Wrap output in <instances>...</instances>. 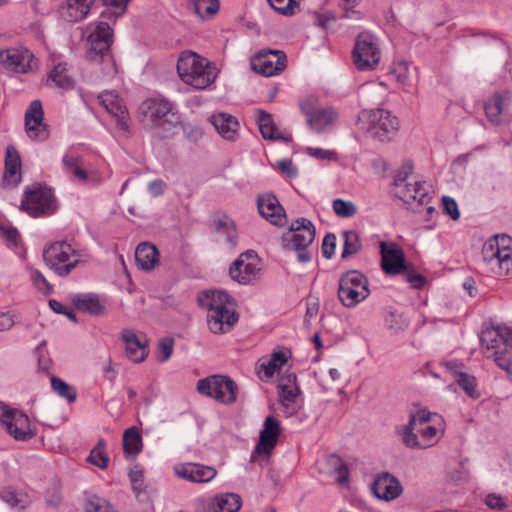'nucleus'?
Wrapping results in <instances>:
<instances>
[{"instance_id": "obj_1", "label": "nucleus", "mask_w": 512, "mask_h": 512, "mask_svg": "<svg viewBox=\"0 0 512 512\" xmlns=\"http://www.w3.org/2000/svg\"><path fill=\"white\" fill-rule=\"evenodd\" d=\"M444 418L427 409H419L410 415L405 425L397 428L403 445L412 450H424L434 447L445 434Z\"/></svg>"}, {"instance_id": "obj_2", "label": "nucleus", "mask_w": 512, "mask_h": 512, "mask_svg": "<svg viewBox=\"0 0 512 512\" xmlns=\"http://www.w3.org/2000/svg\"><path fill=\"white\" fill-rule=\"evenodd\" d=\"M199 305L206 310L209 330L214 334L229 332L238 321L232 298L223 291H204L198 296Z\"/></svg>"}, {"instance_id": "obj_3", "label": "nucleus", "mask_w": 512, "mask_h": 512, "mask_svg": "<svg viewBox=\"0 0 512 512\" xmlns=\"http://www.w3.org/2000/svg\"><path fill=\"white\" fill-rule=\"evenodd\" d=\"M181 80L195 89H205L216 79V68L205 58L192 51L182 52L177 62Z\"/></svg>"}, {"instance_id": "obj_4", "label": "nucleus", "mask_w": 512, "mask_h": 512, "mask_svg": "<svg viewBox=\"0 0 512 512\" xmlns=\"http://www.w3.org/2000/svg\"><path fill=\"white\" fill-rule=\"evenodd\" d=\"M480 342L487 357H493L495 363L508 374L512 361V330L508 327L491 326L482 330Z\"/></svg>"}, {"instance_id": "obj_5", "label": "nucleus", "mask_w": 512, "mask_h": 512, "mask_svg": "<svg viewBox=\"0 0 512 512\" xmlns=\"http://www.w3.org/2000/svg\"><path fill=\"white\" fill-rule=\"evenodd\" d=\"M358 125L370 137L380 142H389L396 136L400 123L391 111L377 108L361 111Z\"/></svg>"}, {"instance_id": "obj_6", "label": "nucleus", "mask_w": 512, "mask_h": 512, "mask_svg": "<svg viewBox=\"0 0 512 512\" xmlns=\"http://www.w3.org/2000/svg\"><path fill=\"white\" fill-rule=\"evenodd\" d=\"M482 258L493 274L508 275L512 268V237L502 234L488 239L482 248Z\"/></svg>"}, {"instance_id": "obj_7", "label": "nucleus", "mask_w": 512, "mask_h": 512, "mask_svg": "<svg viewBox=\"0 0 512 512\" xmlns=\"http://www.w3.org/2000/svg\"><path fill=\"white\" fill-rule=\"evenodd\" d=\"M315 239V227L306 218H299L290 224L289 230L281 237L283 249L295 251L301 263H307L312 256L309 247Z\"/></svg>"}, {"instance_id": "obj_8", "label": "nucleus", "mask_w": 512, "mask_h": 512, "mask_svg": "<svg viewBox=\"0 0 512 512\" xmlns=\"http://www.w3.org/2000/svg\"><path fill=\"white\" fill-rule=\"evenodd\" d=\"M413 167L405 164L394 178V194L405 204L414 207L429 200V191L424 182L412 175Z\"/></svg>"}, {"instance_id": "obj_9", "label": "nucleus", "mask_w": 512, "mask_h": 512, "mask_svg": "<svg viewBox=\"0 0 512 512\" xmlns=\"http://www.w3.org/2000/svg\"><path fill=\"white\" fill-rule=\"evenodd\" d=\"M46 265L57 275H69L83 261L82 254L66 241L52 243L43 251Z\"/></svg>"}, {"instance_id": "obj_10", "label": "nucleus", "mask_w": 512, "mask_h": 512, "mask_svg": "<svg viewBox=\"0 0 512 512\" xmlns=\"http://www.w3.org/2000/svg\"><path fill=\"white\" fill-rule=\"evenodd\" d=\"M369 295V281L361 272L351 270L340 277L338 298L345 307L353 308Z\"/></svg>"}, {"instance_id": "obj_11", "label": "nucleus", "mask_w": 512, "mask_h": 512, "mask_svg": "<svg viewBox=\"0 0 512 512\" xmlns=\"http://www.w3.org/2000/svg\"><path fill=\"white\" fill-rule=\"evenodd\" d=\"M381 59V50L376 37L369 32L360 33L352 50L353 64L359 71L374 70Z\"/></svg>"}, {"instance_id": "obj_12", "label": "nucleus", "mask_w": 512, "mask_h": 512, "mask_svg": "<svg viewBox=\"0 0 512 512\" xmlns=\"http://www.w3.org/2000/svg\"><path fill=\"white\" fill-rule=\"evenodd\" d=\"M197 390L202 395L211 397L222 404H233L237 400L238 387L229 377L212 375L197 382Z\"/></svg>"}, {"instance_id": "obj_13", "label": "nucleus", "mask_w": 512, "mask_h": 512, "mask_svg": "<svg viewBox=\"0 0 512 512\" xmlns=\"http://www.w3.org/2000/svg\"><path fill=\"white\" fill-rule=\"evenodd\" d=\"M88 35V51L87 57L90 60L107 59L111 64V57L108 55L109 48L113 42V30L105 21H97L87 26Z\"/></svg>"}, {"instance_id": "obj_14", "label": "nucleus", "mask_w": 512, "mask_h": 512, "mask_svg": "<svg viewBox=\"0 0 512 512\" xmlns=\"http://www.w3.org/2000/svg\"><path fill=\"white\" fill-rule=\"evenodd\" d=\"M21 208L33 217L54 213L56 202L52 190L41 185L28 188L24 193Z\"/></svg>"}, {"instance_id": "obj_15", "label": "nucleus", "mask_w": 512, "mask_h": 512, "mask_svg": "<svg viewBox=\"0 0 512 512\" xmlns=\"http://www.w3.org/2000/svg\"><path fill=\"white\" fill-rule=\"evenodd\" d=\"M229 274L239 284H253L262 274L261 260L252 250L242 253L230 266Z\"/></svg>"}, {"instance_id": "obj_16", "label": "nucleus", "mask_w": 512, "mask_h": 512, "mask_svg": "<svg viewBox=\"0 0 512 512\" xmlns=\"http://www.w3.org/2000/svg\"><path fill=\"white\" fill-rule=\"evenodd\" d=\"M0 422L16 440L26 441L35 434L31 429L28 416L18 409L10 408L4 403H0Z\"/></svg>"}, {"instance_id": "obj_17", "label": "nucleus", "mask_w": 512, "mask_h": 512, "mask_svg": "<svg viewBox=\"0 0 512 512\" xmlns=\"http://www.w3.org/2000/svg\"><path fill=\"white\" fill-rule=\"evenodd\" d=\"M141 113L151 122L159 126H175L180 123V116L172 103L165 99L152 98L140 106Z\"/></svg>"}, {"instance_id": "obj_18", "label": "nucleus", "mask_w": 512, "mask_h": 512, "mask_svg": "<svg viewBox=\"0 0 512 512\" xmlns=\"http://www.w3.org/2000/svg\"><path fill=\"white\" fill-rule=\"evenodd\" d=\"M250 67L256 73L271 77L286 67V55L280 50H262L252 57Z\"/></svg>"}, {"instance_id": "obj_19", "label": "nucleus", "mask_w": 512, "mask_h": 512, "mask_svg": "<svg viewBox=\"0 0 512 512\" xmlns=\"http://www.w3.org/2000/svg\"><path fill=\"white\" fill-rule=\"evenodd\" d=\"M0 63L9 70L26 73L37 68L34 55L24 47L7 48L0 51Z\"/></svg>"}, {"instance_id": "obj_20", "label": "nucleus", "mask_w": 512, "mask_h": 512, "mask_svg": "<svg viewBox=\"0 0 512 512\" xmlns=\"http://www.w3.org/2000/svg\"><path fill=\"white\" fill-rule=\"evenodd\" d=\"M100 104L115 120L117 128L123 132L129 130V112L128 109L115 91H104L98 95Z\"/></svg>"}, {"instance_id": "obj_21", "label": "nucleus", "mask_w": 512, "mask_h": 512, "mask_svg": "<svg viewBox=\"0 0 512 512\" xmlns=\"http://www.w3.org/2000/svg\"><path fill=\"white\" fill-rule=\"evenodd\" d=\"M121 340L124 344L125 355L133 363H142L148 356V340L146 336L132 329H124L121 332Z\"/></svg>"}, {"instance_id": "obj_22", "label": "nucleus", "mask_w": 512, "mask_h": 512, "mask_svg": "<svg viewBox=\"0 0 512 512\" xmlns=\"http://www.w3.org/2000/svg\"><path fill=\"white\" fill-rule=\"evenodd\" d=\"M62 164L64 172L70 175L77 182H92L96 184L101 182L97 172L87 169L85 167L83 158L73 151H67L64 154L62 158Z\"/></svg>"}, {"instance_id": "obj_23", "label": "nucleus", "mask_w": 512, "mask_h": 512, "mask_svg": "<svg viewBox=\"0 0 512 512\" xmlns=\"http://www.w3.org/2000/svg\"><path fill=\"white\" fill-rule=\"evenodd\" d=\"M301 109L307 117L309 126L317 132L323 131L338 117L337 112L332 108H316L314 98L303 101L301 103Z\"/></svg>"}, {"instance_id": "obj_24", "label": "nucleus", "mask_w": 512, "mask_h": 512, "mask_svg": "<svg viewBox=\"0 0 512 512\" xmlns=\"http://www.w3.org/2000/svg\"><path fill=\"white\" fill-rule=\"evenodd\" d=\"M43 116L41 102L32 101L25 113V129L30 139L44 141L48 138L49 132L46 124L43 123Z\"/></svg>"}, {"instance_id": "obj_25", "label": "nucleus", "mask_w": 512, "mask_h": 512, "mask_svg": "<svg viewBox=\"0 0 512 512\" xmlns=\"http://www.w3.org/2000/svg\"><path fill=\"white\" fill-rule=\"evenodd\" d=\"M381 267L390 275H397L405 272V256L402 248L395 243H380Z\"/></svg>"}, {"instance_id": "obj_26", "label": "nucleus", "mask_w": 512, "mask_h": 512, "mask_svg": "<svg viewBox=\"0 0 512 512\" xmlns=\"http://www.w3.org/2000/svg\"><path fill=\"white\" fill-rule=\"evenodd\" d=\"M280 433V422L273 416L266 417L255 447V453L269 457L277 444Z\"/></svg>"}, {"instance_id": "obj_27", "label": "nucleus", "mask_w": 512, "mask_h": 512, "mask_svg": "<svg viewBox=\"0 0 512 512\" xmlns=\"http://www.w3.org/2000/svg\"><path fill=\"white\" fill-rule=\"evenodd\" d=\"M174 473L178 478L192 483H207L216 477L217 470L198 463H183L174 467Z\"/></svg>"}, {"instance_id": "obj_28", "label": "nucleus", "mask_w": 512, "mask_h": 512, "mask_svg": "<svg viewBox=\"0 0 512 512\" xmlns=\"http://www.w3.org/2000/svg\"><path fill=\"white\" fill-rule=\"evenodd\" d=\"M258 211L260 215L276 226H282L286 222L285 211L274 195L265 194L258 198Z\"/></svg>"}, {"instance_id": "obj_29", "label": "nucleus", "mask_w": 512, "mask_h": 512, "mask_svg": "<svg viewBox=\"0 0 512 512\" xmlns=\"http://www.w3.org/2000/svg\"><path fill=\"white\" fill-rule=\"evenodd\" d=\"M279 389V398L285 408V413L287 416H292L299 408L296 403V398L299 394V388L296 385V376L289 374L282 377L279 381Z\"/></svg>"}, {"instance_id": "obj_30", "label": "nucleus", "mask_w": 512, "mask_h": 512, "mask_svg": "<svg viewBox=\"0 0 512 512\" xmlns=\"http://www.w3.org/2000/svg\"><path fill=\"white\" fill-rule=\"evenodd\" d=\"M21 179V158L14 147L8 146L6 149L2 185L4 188H14L21 182Z\"/></svg>"}, {"instance_id": "obj_31", "label": "nucleus", "mask_w": 512, "mask_h": 512, "mask_svg": "<svg viewBox=\"0 0 512 512\" xmlns=\"http://www.w3.org/2000/svg\"><path fill=\"white\" fill-rule=\"evenodd\" d=\"M372 489L377 498L385 501L394 500L402 493L400 482L389 473L378 475L373 483Z\"/></svg>"}, {"instance_id": "obj_32", "label": "nucleus", "mask_w": 512, "mask_h": 512, "mask_svg": "<svg viewBox=\"0 0 512 512\" xmlns=\"http://www.w3.org/2000/svg\"><path fill=\"white\" fill-rule=\"evenodd\" d=\"M94 0H65L59 7L58 13L62 20L70 23L84 20Z\"/></svg>"}, {"instance_id": "obj_33", "label": "nucleus", "mask_w": 512, "mask_h": 512, "mask_svg": "<svg viewBox=\"0 0 512 512\" xmlns=\"http://www.w3.org/2000/svg\"><path fill=\"white\" fill-rule=\"evenodd\" d=\"M241 506V497L232 492L216 494L206 502L207 512H238Z\"/></svg>"}, {"instance_id": "obj_34", "label": "nucleus", "mask_w": 512, "mask_h": 512, "mask_svg": "<svg viewBox=\"0 0 512 512\" xmlns=\"http://www.w3.org/2000/svg\"><path fill=\"white\" fill-rule=\"evenodd\" d=\"M209 121L222 138L226 140L235 139L239 122L233 115L224 112L215 113L210 116Z\"/></svg>"}, {"instance_id": "obj_35", "label": "nucleus", "mask_w": 512, "mask_h": 512, "mask_svg": "<svg viewBox=\"0 0 512 512\" xmlns=\"http://www.w3.org/2000/svg\"><path fill=\"white\" fill-rule=\"evenodd\" d=\"M135 260L140 269L150 271L159 263V252L156 246L143 242L136 248Z\"/></svg>"}, {"instance_id": "obj_36", "label": "nucleus", "mask_w": 512, "mask_h": 512, "mask_svg": "<svg viewBox=\"0 0 512 512\" xmlns=\"http://www.w3.org/2000/svg\"><path fill=\"white\" fill-rule=\"evenodd\" d=\"M509 93L495 94L485 103V113L488 119L494 124H500L504 119V109L509 106Z\"/></svg>"}, {"instance_id": "obj_37", "label": "nucleus", "mask_w": 512, "mask_h": 512, "mask_svg": "<svg viewBox=\"0 0 512 512\" xmlns=\"http://www.w3.org/2000/svg\"><path fill=\"white\" fill-rule=\"evenodd\" d=\"M257 123L259 126L260 133L264 139L269 140H282V141H289V136H286L285 133L280 131L275 123L273 122L272 116L263 111L258 110L257 111Z\"/></svg>"}, {"instance_id": "obj_38", "label": "nucleus", "mask_w": 512, "mask_h": 512, "mask_svg": "<svg viewBox=\"0 0 512 512\" xmlns=\"http://www.w3.org/2000/svg\"><path fill=\"white\" fill-rule=\"evenodd\" d=\"M76 308L82 312L99 316L105 314V306L97 295L78 296L74 300Z\"/></svg>"}, {"instance_id": "obj_39", "label": "nucleus", "mask_w": 512, "mask_h": 512, "mask_svg": "<svg viewBox=\"0 0 512 512\" xmlns=\"http://www.w3.org/2000/svg\"><path fill=\"white\" fill-rule=\"evenodd\" d=\"M142 437L138 428L130 427L123 434V448L126 454L137 455L142 450Z\"/></svg>"}, {"instance_id": "obj_40", "label": "nucleus", "mask_w": 512, "mask_h": 512, "mask_svg": "<svg viewBox=\"0 0 512 512\" xmlns=\"http://www.w3.org/2000/svg\"><path fill=\"white\" fill-rule=\"evenodd\" d=\"M49 81L62 89H70L74 83L65 63H59L54 66L49 74Z\"/></svg>"}, {"instance_id": "obj_41", "label": "nucleus", "mask_w": 512, "mask_h": 512, "mask_svg": "<svg viewBox=\"0 0 512 512\" xmlns=\"http://www.w3.org/2000/svg\"><path fill=\"white\" fill-rule=\"evenodd\" d=\"M341 237L343 239V250L341 253L342 258H349L350 256L357 254L361 250V241L356 231H342Z\"/></svg>"}, {"instance_id": "obj_42", "label": "nucleus", "mask_w": 512, "mask_h": 512, "mask_svg": "<svg viewBox=\"0 0 512 512\" xmlns=\"http://www.w3.org/2000/svg\"><path fill=\"white\" fill-rule=\"evenodd\" d=\"M216 232L225 238V241L234 247L237 243V231L235 223L228 217H223L215 222Z\"/></svg>"}, {"instance_id": "obj_43", "label": "nucleus", "mask_w": 512, "mask_h": 512, "mask_svg": "<svg viewBox=\"0 0 512 512\" xmlns=\"http://www.w3.org/2000/svg\"><path fill=\"white\" fill-rule=\"evenodd\" d=\"M195 13L202 19H208L219 10L218 0H190Z\"/></svg>"}, {"instance_id": "obj_44", "label": "nucleus", "mask_w": 512, "mask_h": 512, "mask_svg": "<svg viewBox=\"0 0 512 512\" xmlns=\"http://www.w3.org/2000/svg\"><path fill=\"white\" fill-rule=\"evenodd\" d=\"M287 362L286 354L283 352H274L271 357L261 364L264 376L266 378L272 377L279 371Z\"/></svg>"}, {"instance_id": "obj_45", "label": "nucleus", "mask_w": 512, "mask_h": 512, "mask_svg": "<svg viewBox=\"0 0 512 512\" xmlns=\"http://www.w3.org/2000/svg\"><path fill=\"white\" fill-rule=\"evenodd\" d=\"M88 461L100 469H105L109 465V457L106 452V443L100 440L91 450Z\"/></svg>"}, {"instance_id": "obj_46", "label": "nucleus", "mask_w": 512, "mask_h": 512, "mask_svg": "<svg viewBox=\"0 0 512 512\" xmlns=\"http://www.w3.org/2000/svg\"><path fill=\"white\" fill-rule=\"evenodd\" d=\"M51 386L53 391L68 402H74L76 399V390L68 383L55 376L51 377Z\"/></svg>"}, {"instance_id": "obj_47", "label": "nucleus", "mask_w": 512, "mask_h": 512, "mask_svg": "<svg viewBox=\"0 0 512 512\" xmlns=\"http://www.w3.org/2000/svg\"><path fill=\"white\" fill-rule=\"evenodd\" d=\"M334 213L341 218H351L357 213V206L349 200L337 198L332 202Z\"/></svg>"}, {"instance_id": "obj_48", "label": "nucleus", "mask_w": 512, "mask_h": 512, "mask_svg": "<svg viewBox=\"0 0 512 512\" xmlns=\"http://www.w3.org/2000/svg\"><path fill=\"white\" fill-rule=\"evenodd\" d=\"M456 382L468 396L472 398L479 397V393L476 389V379L474 376L460 372L457 374Z\"/></svg>"}, {"instance_id": "obj_49", "label": "nucleus", "mask_w": 512, "mask_h": 512, "mask_svg": "<svg viewBox=\"0 0 512 512\" xmlns=\"http://www.w3.org/2000/svg\"><path fill=\"white\" fill-rule=\"evenodd\" d=\"M270 6L283 15H293L299 9L300 0H268Z\"/></svg>"}, {"instance_id": "obj_50", "label": "nucleus", "mask_w": 512, "mask_h": 512, "mask_svg": "<svg viewBox=\"0 0 512 512\" xmlns=\"http://www.w3.org/2000/svg\"><path fill=\"white\" fill-rule=\"evenodd\" d=\"M409 66L405 61H399L392 65L391 75L402 86L409 85Z\"/></svg>"}, {"instance_id": "obj_51", "label": "nucleus", "mask_w": 512, "mask_h": 512, "mask_svg": "<svg viewBox=\"0 0 512 512\" xmlns=\"http://www.w3.org/2000/svg\"><path fill=\"white\" fill-rule=\"evenodd\" d=\"M305 153L320 161L335 162L338 160V153L332 149H323L318 147H306Z\"/></svg>"}, {"instance_id": "obj_52", "label": "nucleus", "mask_w": 512, "mask_h": 512, "mask_svg": "<svg viewBox=\"0 0 512 512\" xmlns=\"http://www.w3.org/2000/svg\"><path fill=\"white\" fill-rule=\"evenodd\" d=\"M333 466V476L340 485H345L348 482L349 471L346 464L338 457L331 459Z\"/></svg>"}, {"instance_id": "obj_53", "label": "nucleus", "mask_w": 512, "mask_h": 512, "mask_svg": "<svg viewBox=\"0 0 512 512\" xmlns=\"http://www.w3.org/2000/svg\"><path fill=\"white\" fill-rule=\"evenodd\" d=\"M385 325L388 329L397 332L405 329L407 327V322L402 314L391 311L385 316Z\"/></svg>"}, {"instance_id": "obj_54", "label": "nucleus", "mask_w": 512, "mask_h": 512, "mask_svg": "<svg viewBox=\"0 0 512 512\" xmlns=\"http://www.w3.org/2000/svg\"><path fill=\"white\" fill-rule=\"evenodd\" d=\"M85 512H115V510L106 500L92 497L85 503Z\"/></svg>"}, {"instance_id": "obj_55", "label": "nucleus", "mask_w": 512, "mask_h": 512, "mask_svg": "<svg viewBox=\"0 0 512 512\" xmlns=\"http://www.w3.org/2000/svg\"><path fill=\"white\" fill-rule=\"evenodd\" d=\"M129 479L132 489L135 493L139 494L144 491V476L143 470L139 466H134L129 472Z\"/></svg>"}, {"instance_id": "obj_56", "label": "nucleus", "mask_w": 512, "mask_h": 512, "mask_svg": "<svg viewBox=\"0 0 512 512\" xmlns=\"http://www.w3.org/2000/svg\"><path fill=\"white\" fill-rule=\"evenodd\" d=\"M102 2L107 12L117 18L125 13L129 0H102Z\"/></svg>"}, {"instance_id": "obj_57", "label": "nucleus", "mask_w": 512, "mask_h": 512, "mask_svg": "<svg viewBox=\"0 0 512 512\" xmlns=\"http://www.w3.org/2000/svg\"><path fill=\"white\" fill-rule=\"evenodd\" d=\"M31 281L36 289L43 293L49 294L52 291V286L49 284L44 275L38 270H32L30 274Z\"/></svg>"}, {"instance_id": "obj_58", "label": "nucleus", "mask_w": 512, "mask_h": 512, "mask_svg": "<svg viewBox=\"0 0 512 512\" xmlns=\"http://www.w3.org/2000/svg\"><path fill=\"white\" fill-rule=\"evenodd\" d=\"M0 235L5 239L8 247L15 249L20 243V236L16 228L0 226Z\"/></svg>"}, {"instance_id": "obj_59", "label": "nucleus", "mask_w": 512, "mask_h": 512, "mask_svg": "<svg viewBox=\"0 0 512 512\" xmlns=\"http://www.w3.org/2000/svg\"><path fill=\"white\" fill-rule=\"evenodd\" d=\"M174 341L172 338H164L158 344L159 360L161 362L167 361L173 352Z\"/></svg>"}, {"instance_id": "obj_60", "label": "nucleus", "mask_w": 512, "mask_h": 512, "mask_svg": "<svg viewBox=\"0 0 512 512\" xmlns=\"http://www.w3.org/2000/svg\"><path fill=\"white\" fill-rule=\"evenodd\" d=\"M336 248V236L334 234H327L322 242V254L325 258L330 259Z\"/></svg>"}, {"instance_id": "obj_61", "label": "nucleus", "mask_w": 512, "mask_h": 512, "mask_svg": "<svg viewBox=\"0 0 512 512\" xmlns=\"http://www.w3.org/2000/svg\"><path fill=\"white\" fill-rule=\"evenodd\" d=\"M5 499L12 507L25 508L28 505L27 497L22 494L7 492Z\"/></svg>"}, {"instance_id": "obj_62", "label": "nucleus", "mask_w": 512, "mask_h": 512, "mask_svg": "<svg viewBox=\"0 0 512 512\" xmlns=\"http://www.w3.org/2000/svg\"><path fill=\"white\" fill-rule=\"evenodd\" d=\"M443 207L445 212L453 219L457 220L460 217V213L458 210V205L453 198L443 197L442 198Z\"/></svg>"}, {"instance_id": "obj_63", "label": "nucleus", "mask_w": 512, "mask_h": 512, "mask_svg": "<svg viewBox=\"0 0 512 512\" xmlns=\"http://www.w3.org/2000/svg\"><path fill=\"white\" fill-rule=\"evenodd\" d=\"M485 504L489 508L497 511H500L506 507L505 499H503L500 495L497 494H488L485 497Z\"/></svg>"}, {"instance_id": "obj_64", "label": "nucleus", "mask_w": 512, "mask_h": 512, "mask_svg": "<svg viewBox=\"0 0 512 512\" xmlns=\"http://www.w3.org/2000/svg\"><path fill=\"white\" fill-rule=\"evenodd\" d=\"M278 169L288 177H295L297 175V169L293 162L289 159H283L277 162Z\"/></svg>"}]
</instances>
